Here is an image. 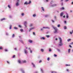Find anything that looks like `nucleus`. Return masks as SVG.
<instances>
[{
	"label": "nucleus",
	"mask_w": 73,
	"mask_h": 73,
	"mask_svg": "<svg viewBox=\"0 0 73 73\" xmlns=\"http://www.w3.org/2000/svg\"><path fill=\"white\" fill-rule=\"evenodd\" d=\"M59 42L58 44V46H61L63 45V43H62V39L60 37L59 38Z\"/></svg>",
	"instance_id": "1"
},
{
	"label": "nucleus",
	"mask_w": 73,
	"mask_h": 73,
	"mask_svg": "<svg viewBox=\"0 0 73 73\" xmlns=\"http://www.w3.org/2000/svg\"><path fill=\"white\" fill-rule=\"evenodd\" d=\"M52 27L55 31L54 32V33H58L57 31H58V29L56 27H54L53 25H52Z\"/></svg>",
	"instance_id": "2"
},
{
	"label": "nucleus",
	"mask_w": 73,
	"mask_h": 73,
	"mask_svg": "<svg viewBox=\"0 0 73 73\" xmlns=\"http://www.w3.org/2000/svg\"><path fill=\"white\" fill-rule=\"evenodd\" d=\"M19 1H20V0H17V2L15 4L16 7H19Z\"/></svg>",
	"instance_id": "3"
},
{
	"label": "nucleus",
	"mask_w": 73,
	"mask_h": 73,
	"mask_svg": "<svg viewBox=\"0 0 73 73\" xmlns=\"http://www.w3.org/2000/svg\"><path fill=\"white\" fill-rule=\"evenodd\" d=\"M31 1H29L28 3L27 2V1L25 2L24 3V5H28V4H31Z\"/></svg>",
	"instance_id": "4"
},
{
	"label": "nucleus",
	"mask_w": 73,
	"mask_h": 73,
	"mask_svg": "<svg viewBox=\"0 0 73 73\" xmlns=\"http://www.w3.org/2000/svg\"><path fill=\"white\" fill-rule=\"evenodd\" d=\"M20 70L21 72L22 73H25V72L23 68H20Z\"/></svg>",
	"instance_id": "5"
},
{
	"label": "nucleus",
	"mask_w": 73,
	"mask_h": 73,
	"mask_svg": "<svg viewBox=\"0 0 73 73\" xmlns=\"http://www.w3.org/2000/svg\"><path fill=\"white\" fill-rule=\"evenodd\" d=\"M57 5L56 4H50V6L51 7H54L55 6H57Z\"/></svg>",
	"instance_id": "6"
},
{
	"label": "nucleus",
	"mask_w": 73,
	"mask_h": 73,
	"mask_svg": "<svg viewBox=\"0 0 73 73\" xmlns=\"http://www.w3.org/2000/svg\"><path fill=\"white\" fill-rule=\"evenodd\" d=\"M24 25L25 26V28H27V22L25 21L24 22Z\"/></svg>",
	"instance_id": "7"
},
{
	"label": "nucleus",
	"mask_w": 73,
	"mask_h": 73,
	"mask_svg": "<svg viewBox=\"0 0 73 73\" xmlns=\"http://www.w3.org/2000/svg\"><path fill=\"white\" fill-rule=\"evenodd\" d=\"M35 29V27H33L31 28H30L29 29V31L30 32V31H32L33 29Z\"/></svg>",
	"instance_id": "8"
},
{
	"label": "nucleus",
	"mask_w": 73,
	"mask_h": 73,
	"mask_svg": "<svg viewBox=\"0 0 73 73\" xmlns=\"http://www.w3.org/2000/svg\"><path fill=\"white\" fill-rule=\"evenodd\" d=\"M66 13V19L69 18V14L67 12Z\"/></svg>",
	"instance_id": "9"
},
{
	"label": "nucleus",
	"mask_w": 73,
	"mask_h": 73,
	"mask_svg": "<svg viewBox=\"0 0 73 73\" xmlns=\"http://www.w3.org/2000/svg\"><path fill=\"white\" fill-rule=\"evenodd\" d=\"M40 69L42 73H44V70H43V68H40Z\"/></svg>",
	"instance_id": "10"
},
{
	"label": "nucleus",
	"mask_w": 73,
	"mask_h": 73,
	"mask_svg": "<svg viewBox=\"0 0 73 73\" xmlns=\"http://www.w3.org/2000/svg\"><path fill=\"white\" fill-rule=\"evenodd\" d=\"M32 65H33V68H36V66H35V64L33 63H31Z\"/></svg>",
	"instance_id": "11"
},
{
	"label": "nucleus",
	"mask_w": 73,
	"mask_h": 73,
	"mask_svg": "<svg viewBox=\"0 0 73 73\" xmlns=\"http://www.w3.org/2000/svg\"><path fill=\"white\" fill-rule=\"evenodd\" d=\"M24 52L25 54H28V51H27V50H26V49H24Z\"/></svg>",
	"instance_id": "12"
},
{
	"label": "nucleus",
	"mask_w": 73,
	"mask_h": 73,
	"mask_svg": "<svg viewBox=\"0 0 73 73\" xmlns=\"http://www.w3.org/2000/svg\"><path fill=\"white\" fill-rule=\"evenodd\" d=\"M28 41L29 42H30V43H32V42H33V41H32V40H31V39H29L28 40Z\"/></svg>",
	"instance_id": "13"
},
{
	"label": "nucleus",
	"mask_w": 73,
	"mask_h": 73,
	"mask_svg": "<svg viewBox=\"0 0 73 73\" xmlns=\"http://www.w3.org/2000/svg\"><path fill=\"white\" fill-rule=\"evenodd\" d=\"M22 62L23 63H26L27 62V61L25 60H22Z\"/></svg>",
	"instance_id": "14"
},
{
	"label": "nucleus",
	"mask_w": 73,
	"mask_h": 73,
	"mask_svg": "<svg viewBox=\"0 0 73 73\" xmlns=\"http://www.w3.org/2000/svg\"><path fill=\"white\" fill-rule=\"evenodd\" d=\"M18 63H19V64H22V62H21V61H20V60H18Z\"/></svg>",
	"instance_id": "15"
},
{
	"label": "nucleus",
	"mask_w": 73,
	"mask_h": 73,
	"mask_svg": "<svg viewBox=\"0 0 73 73\" xmlns=\"http://www.w3.org/2000/svg\"><path fill=\"white\" fill-rule=\"evenodd\" d=\"M19 41L21 42V43H22L23 44H24V42H23V41L22 40H19Z\"/></svg>",
	"instance_id": "16"
},
{
	"label": "nucleus",
	"mask_w": 73,
	"mask_h": 73,
	"mask_svg": "<svg viewBox=\"0 0 73 73\" xmlns=\"http://www.w3.org/2000/svg\"><path fill=\"white\" fill-rule=\"evenodd\" d=\"M54 18L55 20H57V17L56 16H54Z\"/></svg>",
	"instance_id": "17"
},
{
	"label": "nucleus",
	"mask_w": 73,
	"mask_h": 73,
	"mask_svg": "<svg viewBox=\"0 0 73 73\" xmlns=\"http://www.w3.org/2000/svg\"><path fill=\"white\" fill-rule=\"evenodd\" d=\"M5 18H3V19H1V21H3V20H5Z\"/></svg>",
	"instance_id": "18"
},
{
	"label": "nucleus",
	"mask_w": 73,
	"mask_h": 73,
	"mask_svg": "<svg viewBox=\"0 0 73 73\" xmlns=\"http://www.w3.org/2000/svg\"><path fill=\"white\" fill-rule=\"evenodd\" d=\"M41 8H42V11H43V12H44V11H45V10H44V7H42Z\"/></svg>",
	"instance_id": "19"
},
{
	"label": "nucleus",
	"mask_w": 73,
	"mask_h": 73,
	"mask_svg": "<svg viewBox=\"0 0 73 73\" xmlns=\"http://www.w3.org/2000/svg\"><path fill=\"white\" fill-rule=\"evenodd\" d=\"M63 15V12H62L60 14V16L61 17H62V16Z\"/></svg>",
	"instance_id": "20"
},
{
	"label": "nucleus",
	"mask_w": 73,
	"mask_h": 73,
	"mask_svg": "<svg viewBox=\"0 0 73 73\" xmlns=\"http://www.w3.org/2000/svg\"><path fill=\"white\" fill-rule=\"evenodd\" d=\"M49 15H44L45 17H49Z\"/></svg>",
	"instance_id": "21"
},
{
	"label": "nucleus",
	"mask_w": 73,
	"mask_h": 73,
	"mask_svg": "<svg viewBox=\"0 0 73 73\" xmlns=\"http://www.w3.org/2000/svg\"><path fill=\"white\" fill-rule=\"evenodd\" d=\"M8 7L9 9H11V6H10V5H8Z\"/></svg>",
	"instance_id": "22"
},
{
	"label": "nucleus",
	"mask_w": 73,
	"mask_h": 73,
	"mask_svg": "<svg viewBox=\"0 0 73 73\" xmlns=\"http://www.w3.org/2000/svg\"><path fill=\"white\" fill-rule=\"evenodd\" d=\"M65 66H70V65L66 64L65 65Z\"/></svg>",
	"instance_id": "23"
},
{
	"label": "nucleus",
	"mask_w": 73,
	"mask_h": 73,
	"mask_svg": "<svg viewBox=\"0 0 73 73\" xmlns=\"http://www.w3.org/2000/svg\"><path fill=\"white\" fill-rule=\"evenodd\" d=\"M32 26H33V24H31L29 25V27H32Z\"/></svg>",
	"instance_id": "24"
},
{
	"label": "nucleus",
	"mask_w": 73,
	"mask_h": 73,
	"mask_svg": "<svg viewBox=\"0 0 73 73\" xmlns=\"http://www.w3.org/2000/svg\"><path fill=\"white\" fill-rule=\"evenodd\" d=\"M14 29H18V28L16 27H14Z\"/></svg>",
	"instance_id": "25"
},
{
	"label": "nucleus",
	"mask_w": 73,
	"mask_h": 73,
	"mask_svg": "<svg viewBox=\"0 0 73 73\" xmlns=\"http://www.w3.org/2000/svg\"><path fill=\"white\" fill-rule=\"evenodd\" d=\"M33 34L34 36H36V33H35V32H33Z\"/></svg>",
	"instance_id": "26"
},
{
	"label": "nucleus",
	"mask_w": 73,
	"mask_h": 73,
	"mask_svg": "<svg viewBox=\"0 0 73 73\" xmlns=\"http://www.w3.org/2000/svg\"><path fill=\"white\" fill-rule=\"evenodd\" d=\"M40 38L41 39H42V40H45V38L44 37H42Z\"/></svg>",
	"instance_id": "27"
},
{
	"label": "nucleus",
	"mask_w": 73,
	"mask_h": 73,
	"mask_svg": "<svg viewBox=\"0 0 73 73\" xmlns=\"http://www.w3.org/2000/svg\"><path fill=\"white\" fill-rule=\"evenodd\" d=\"M53 3V1H52L50 2V4H52Z\"/></svg>",
	"instance_id": "28"
},
{
	"label": "nucleus",
	"mask_w": 73,
	"mask_h": 73,
	"mask_svg": "<svg viewBox=\"0 0 73 73\" xmlns=\"http://www.w3.org/2000/svg\"><path fill=\"white\" fill-rule=\"evenodd\" d=\"M9 17L10 18V19H11L12 18V16L11 15H9Z\"/></svg>",
	"instance_id": "29"
},
{
	"label": "nucleus",
	"mask_w": 73,
	"mask_h": 73,
	"mask_svg": "<svg viewBox=\"0 0 73 73\" xmlns=\"http://www.w3.org/2000/svg\"><path fill=\"white\" fill-rule=\"evenodd\" d=\"M46 37H47V38H49V37H50V36H49V35H46Z\"/></svg>",
	"instance_id": "30"
},
{
	"label": "nucleus",
	"mask_w": 73,
	"mask_h": 73,
	"mask_svg": "<svg viewBox=\"0 0 73 73\" xmlns=\"http://www.w3.org/2000/svg\"><path fill=\"white\" fill-rule=\"evenodd\" d=\"M51 73H57V72H56V71H52L51 72Z\"/></svg>",
	"instance_id": "31"
},
{
	"label": "nucleus",
	"mask_w": 73,
	"mask_h": 73,
	"mask_svg": "<svg viewBox=\"0 0 73 73\" xmlns=\"http://www.w3.org/2000/svg\"><path fill=\"white\" fill-rule=\"evenodd\" d=\"M20 31L21 32H23V29H20Z\"/></svg>",
	"instance_id": "32"
},
{
	"label": "nucleus",
	"mask_w": 73,
	"mask_h": 73,
	"mask_svg": "<svg viewBox=\"0 0 73 73\" xmlns=\"http://www.w3.org/2000/svg\"><path fill=\"white\" fill-rule=\"evenodd\" d=\"M50 28L49 27H46V29H50Z\"/></svg>",
	"instance_id": "33"
},
{
	"label": "nucleus",
	"mask_w": 73,
	"mask_h": 73,
	"mask_svg": "<svg viewBox=\"0 0 73 73\" xmlns=\"http://www.w3.org/2000/svg\"><path fill=\"white\" fill-rule=\"evenodd\" d=\"M33 16L34 17H36V14H34L33 15Z\"/></svg>",
	"instance_id": "34"
},
{
	"label": "nucleus",
	"mask_w": 73,
	"mask_h": 73,
	"mask_svg": "<svg viewBox=\"0 0 73 73\" xmlns=\"http://www.w3.org/2000/svg\"><path fill=\"white\" fill-rule=\"evenodd\" d=\"M70 49H69L68 50V52L69 53H70Z\"/></svg>",
	"instance_id": "35"
},
{
	"label": "nucleus",
	"mask_w": 73,
	"mask_h": 73,
	"mask_svg": "<svg viewBox=\"0 0 73 73\" xmlns=\"http://www.w3.org/2000/svg\"><path fill=\"white\" fill-rule=\"evenodd\" d=\"M15 34H13L12 36V37L13 38L14 37H15Z\"/></svg>",
	"instance_id": "36"
},
{
	"label": "nucleus",
	"mask_w": 73,
	"mask_h": 73,
	"mask_svg": "<svg viewBox=\"0 0 73 73\" xmlns=\"http://www.w3.org/2000/svg\"><path fill=\"white\" fill-rule=\"evenodd\" d=\"M18 26L19 28H22V27L21 26V25H18Z\"/></svg>",
	"instance_id": "37"
},
{
	"label": "nucleus",
	"mask_w": 73,
	"mask_h": 73,
	"mask_svg": "<svg viewBox=\"0 0 73 73\" xmlns=\"http://www.w3.org/2000/svg\"><path fill=\"white\" fill-rule=\"evenodd\" d=\"M5 52H8V50L7 49H5Z\"/></svg>",
	"instance_id": "38"
},
{
	"label": "nucleus",
	"mask_w": 73,
	"mask_h": 73,
	"mask_svg": "<svg viewBox=\"0 0 73 73\" xmlns=\"http://www.w3.org/2000/svg\"><path fill=\"white\" fill-rule=\"evenodd\" d=\"M12 25H10V29H12Z\"/></svg>",
	"instance_id": "39"
},
{
	"label": "nucleus",
	"mask_w": 73,
	"mask_h": 73,
	"mask_svg": "<svg viewBox=\"0 0 73 73\" xmlns=\"http://www.w3.org/2000/svg\"><path fill=\"white\" fill-rule=\"evenodd\" d=\"M64 7H62V8H60V9H62V10H64Z\"/></svg>",
	"instance_id": "40"
},
{
	"label": "nucleus",
	"mask_w": 73,
	"mask_h": 73,
	"mask_svg": "<svg viewBox=\"0 0 73 73\" xmlns=\"http://www.w3.org/2000/svg\"><path fill=\"white\" fill-rule=\"evenodd\" d=\"M64 29H66L67 28H66V26H65L64 27Z\"/></svg>",
	"instance_id": "41"
},
{
	"label": "nucleus",
	"mask_w": 73,
	"mask_h": 73,
	"mask_svg": "<svg viewBox=\"0 0 73 73\" xmlns=\"http://www.w3.org/2000/svg\"><path fill=\"white\" fill-rule=\"evenodd\" d=\"M41 52H44V49H41Z\"/></svg>",
	"instance_id": "42"
},
{
	"label": "nucleus",
	"mask_w": 73,
	"mask_h": 73,
	"mask_svg": "<svg viewBox=\"0 0 73 73\" xmlns=\"http://www.w3.org/2000/svg\"><path fill=\"white\" fill-rule=\"evenodd\" d=\"M47 60L48 61H49L50 60V58L49 57H48L47 58Z\"/></svg>",
	"instance_id": "43"
},
{
	"label": "nucleus",
	"mask_w": 73,
	"mask_h": 73,
	"mask_svg": "<svg viewBox=\"0 0 73 73\" xmlns=\"http://www.w3.org/2000/svg\"><path fill=\"white\" fill-rule=\"evenodd\" d=\"M30 52L31 53H32L33 52H32V50H30Z\"/></svg>",
	"instance_id": "44"
},
{
	"label": "nucleus",
	"mask_w": 73,
	"mask_h": 73,
	"mask_svg": "<svg viewBox=\"0 0 73 73\" xmlns=\"http://www.w3.org/2000/svg\"><path fill=\"white\" fill-rule=\"evenodd\" d=\"M21 15H22V16H24V13H22L21 14Z\"/></svg>",
	"instance_id": "45"
},
{
	"label": "nucleus",
	"mask_w": 73,
	"mask_h": 73,
	"mask_svg": "<svg viewBox=\"0 0 73 73\" xmlns=\"http://www.w3.org/2000/svg\"><path fill=\"white\" fill-rule=\"evenodd\" d=\"M6 35H7V36H8V35H9V34L8 33H6Z\"/></svg>",
	"instance_id": "46"
},
{
	"label": "nucleus",
	"mask_w": 73,
	"mask_h": 73,
	"mask_svg": "<svg viewBox=\"0 0 73 73\" xmlns=\"http://www.w3.org/2000/svg\"><path fill=\"white\" fill-rule=\"evenodd\" d=\"M49 52H51L52 51V50L51 49V48H49Z\"/></svg>",
	"instance_id": "47"
},
{
	"label": "nucleus",
	"mask_w": 73,
	"mask_h": 73,
	"mask_svg": "<svg viewBox=\"0 0 73 73\" xmlns=\"http://www.w3.org/2000/svg\"><path fill=\"white\" fill-rule=\"evenodd\" d=\"M71 40V39H68V41H70Z\"/></svg>",
	"instance_id": "48"
},
{
	"label": "nucleus",
	"mask_w": 73,
	"mask_h": 73,
	"mask_svg": "<svg viewBox=\"0 0 73 73\" xmlns=\"http://www.w3.org/2000/svg\"><path fill=\"white\" fill-rule=\"evenodd\" d=\"M43 27L42 28H41L40 29V30H41V31H43Z\"/></svg>",
	"instance_id": "49"
},
{
	"label": "nucleus",
	"mask_w": 73,
	"mask_h": 73,
	"mask_svg": "<svg viewBox=\"0 0 73 73\" xmlns=\"http://www.w3.org/2000/svg\"><path fill=\"white\" fill-rule=\"evenodd\" d=\"M57 27H60V25L59 24L58 25Z\"/></svg>",
	"instance_id": "50"
},
{
	"label": "nucleus",
	"mask_w": 73,
	"mask_h": 73,
	"mask_svg": "<svg viewBox=\"0 0 73 73\" xmlns=\"http://www.w3.org/2000/svg\"><path fill=\"white\" fill-rule=\"evenodd\" d=\"M43 29H46V27H43Z\"/></svg>",
	"instance_id": "51"
},
{
	"label": "nucleus",
	"mask_w": 73,
	"mask_h": 73,
	"mask_svg": "<svg viewBox=\"0 0 73 73\" xmlns=\"http://www.w3.org/2000/svg\"><path fill=\"white\" fill-rule=\"evenodd\" d=\"M57 49L58 51V52H60V50L59 49Z\"/></svg>",
	"instance_id": "52"
},
{
	"label": "nucleus",
	"mask_w": 73,
	"mask_h": 73,
	"mask_svg": "<svg viewBox=\"0 0 73 73\" xmlns=\"http://www.w3.org/2000/svg\"><path fill=\"white\" fill-rule=\"evenodd\" d=\"M0 49L1 50L3 49V48H2V46H1V47H0Z\"/></svg>",
	"instance_id": "53"
},
{
	"label": "nucleus",
	"mask_w": 73,
	"mask_h": 73,
	"mask_svg": "<svg viewBox=\"0 0 73 73\" xmlns=\"http://www.w3.org/2000/svg\"><path fill=\"white\" fill-rule=\"evenodd\" d=\"M46 2H49V0H45Z\"/></svg>",
	"instance_id": "54"
},
{
	"label": "nucleus",
	"mask_w": 73,
	"mask_h": 73,
	"mask_svg": "<svg viewBox=\"0 0 73 73\" xmlns=\"http://www.w3.org/2000/svg\"><path fill=\"white\" fill-rule=\"evenodd\" d=\"M54 57H57V55L56 54H54Z\"/></svg>",
	"instance_id": "55"
},
{
	"label": "nucleus",
	"mask_w": 73,
	"mask_h": 73,
	"mask_svg": "<svg viewBox=\"0 0 73 73\" xmlns=\"http://www.w3.org/2000/svg\"><path fill=\"white\" fill-rule=\"evenodd\" d=\"M70 45H73V42H71L70 43Z\"/></svg>",
	"instance_id": "56"
},
{
	"label": "nucleus",
	"mask_w": 73,
	"mask_h": 73,
	"mask_svg": "<svg viewBox=\"0 0 73 73\" xmlns=\"http://www.w3.org/2000/svg\"><path fill=\"white\" fill-rule=\"evenodd\" d=\"M15 55H14L12 57V58H15Z\"/></svg>",
	"instance_id": "57"
},
{
	"label": "nucleus",
	"mask_w": 73,
	"mask_h": 73,
	"mask_svg": "<svg viewBox=\"0 0 73 73\" xmlns=\"http://www.w3.org/2000/svg\"><path fill=\"white\" fill-rule=\"evenodd\" d=\"M51 21H52V23H54V20H51Z\"/></svg>",
	"instance_id": "58"
},
{
	"label": "nucleus",
	"mask_w": 73,
	"mask_h": 73,
	"mask_svg": "<svg viewBox=\"0 0 73 73\" xmlns=\"http://www.w3.org/2000/svg\"><path fill=\"white\" fill-rule=\"evenodd\" d=\"M7 62L8 63V64H10V63L8 61H7Z\"/></svg>",
	"instance_id": "59"
},
{
	"label": "nucleus",
	"mask_w": 73,
	"mask_h": 73,
	"mask_svg": "<svg viewBox=\"0 0 73 73\" xmlns=\"http://www.w3.org/2000/svg\"><path fill=\"white\" fill-rule=\"evenodd\" d=\"M64 23L65 24H66V21H64Z\"/></svg>",
	"instance_id": "60"
},
{
	"label": "nucleus",
	"mask_w": 73,
	"mask_h": 73,
	"mask_svg": "<svg viewBox=\"0 0 73 73\" xmlns=\"http://www.w3.org/2000/svg\"><path fill=\"white\" fill-rule=\"evenodd\" d=\"M62 2L61 5H62H62H63V2Z\"/></svg>",
	"instance_id": "61"
},
{
	"label": "nucleus",
	"mask_w": 73,
	"mask_h": 73,
	"mask_svg": "<svg viewBox=\"0 0 73 73\" xmlns=\"http://www.w3.org/2000/svg\"><path fill=\"white\" fill-rule=\"evenodd\" d=\"M14 50H17V48H15Z\"/></svg>",
	"instance_id": "62"
},
{
	"label": "nucleus",
	"mask_w": 73,
	"mask_h": 73,
	"mask_svg": "<svg viewBox=\"0 0 73 73\" xmlns=\"http://www.w3.org/2000/svg\"><path fill=\"white\" fill-rule=\"evenodd\" d=\"M42 62V60H40L39 62V63H40V62Z\"/></svg>",
	"instance_id": "63"
},
{
	"label": "nucleus",
	"mask_w": 73,
	"mask_h": 73,
	"mask_svg": "<svg viewBox=\"0 0 73 73\" xmlns=\"http://www.w3.org/2000/svg\"><path fill=\"white\" fill-rule=\"evenodd\" d=\"M72 32H70V33L71 34V35H72Z\"/></svg>",
	"instance_id": "64"
}]
</instances>
